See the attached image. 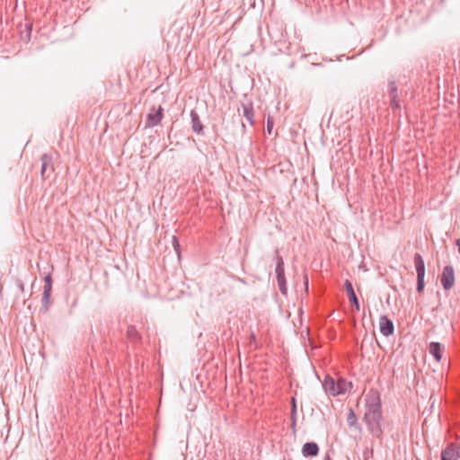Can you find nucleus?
<instances>
[{"label":"nucleus","instance_id":"f257e3e1","mask_svg":"<svg viewBox=\"0 0 460 460\" xmlns=\"http://www.w3.org/2000/svg\"><path fill=\"white\" fill-rule=\"evenodd\" d=\"M381 401L377 393H371L366 396V412L364 420L372 435L379 438L382 434L381 429Z\"/></svg>","mask_w":460,"mask_h":460},{"label":"nucleus","instance_id":"f03ea898","mask_svg":"<svg viewBox=\"0 0 460 460\" xmlns=\"http://www.w3.org/2000/svg\"><path fill=\"white\" fill-rule=\"evenodd\" d=\"M164 118V109L161 105L157 108L153 106L146 119V128H153L157 126Z\"/></svg>","mask_w":460,"mask_h":460},{"label":"nucleus","instance_id":"7ed1b4c3","mask_svg":"<svg viewBox=\"0 0 460 460\" xmlns=\"http://www.w3.org/2000/svg\"><path fill=\"white\" fill-rule=\"evenodd\" d=\"M460 444L450 443L441 452V460H459Z\"/></svg>","mask_w":460,"mask_h":460},{"label":"nucleus","instance_id":"20e7f679","mask_svg":"<svg viewBox=\"0 0 460 460\" xmlns=\"http://www.w3.org/2000/svg\"><path fill=\"white\" fill-rule=\"evenodd\" d=\"M440 280L446 290L453 288L455 284V272L452 266L447 265L444 268Z\"/></svg>","mask_w":460,"mask_h":460},{"label":"nucleus","instance_id":"39448f33","mask_svg":"<svg viewBox=\"0 0 460 460\" xmlns=\"http://www.w3.org/2000/svg\"><path fill=\"white\" fill-rule=\"evenodd\" d=\"M51 291H52V277L50 273H48L44 278V288H43V294H42V305L43 306L48 309L51 300Z\"/></svg>","mask_w":460,"mask_h":460},{"label":"nucleus","instance_id":"423d86ee","mask_svg":"<svg viewBox=\"0 0 460 460\" xmlns=\"http://www.w3.org/2000/svg\"><path fill=\"white\" fill-rule=\"evenodd\" d=\"M380 332L384 336H390L394 333V327L393 322L386 316L382 315L379 319Z\"/></svg>","mask_w":460,"mask_h":460},{"label":"nucleus","instance_id":"0eeeda50","mask_svg":"<svg viewBox=\"0 0 460 460\" xmlns=\"http://www.w3.org/2000/svg\"><path fill=\"white\" fill-rule=\"evenodd\" d=\"M344 289L347 292L349 302L354 305L355 310L359 311L360 307L358 299L354 292L352 283L349 279H346L344 282Z\"/></svg>","mask_w":460,"mask_h":460},{"label":"nucleus","instance_id":"6e6552de","mask_svg":"<svg viewBox=\"0 0 460 460\" xmlns=\"http://www.w3.org/2000/svg\"><path fill=\"white\" fill-rule=\"evenodd\" d=\"M41 162V167H40V175L43 180L47 179L49 177V174L47 175V170L49 167H50L51 172L54 171L53 165H52V156L49 154H43L40 157Z\"/></svg>","mask_w":460,"mask_h":460},{"label":"nucleus","instance_id":"1a4fd4ad","mask_svg":"<svg viewBox=\"0 0 460 460\" xmlns=\"http://www.w3.org/2000/svg\"><path fill=\"white\" fill-rule=\"evenodd\" d=\"M190 118H191V128L192 130L198 134L203 135V125L199 119V116L198 112L194 110L190 111Z\"/></svg>","mask_w":460,"mask_h":460},{"label":"nucleus","instance_id":"9d476101","mask_svg":"<svg viewBox=\"0 0 460 460\" xmlns=\"http://www.w3.org/2000/svg\"><path fill=\"white\" fill-rule=\"evenodd\" d=\"M319 453V447L314 442H307L303 446L302 454L305 457L316 456Z\"/></svg>","mask_w":460,"mask_h":460},{"label":"nucleus","instance_id":"9b49d317","mask_svg":"<svg viewBox=\"0 0 460 460\" xmlns=\"http://www.w3.org/2000/svg\"><path fill=\"white\" fill-rule=\"evenodd\" d=\"M323 388L325 390L326 393H328L329 394L332 395V396H336L338 395V390H337V383L335 382V380L331 377V376H326L324 381H323Z\"/></svg>","mask_w":460,"mask_h":460},{"label":"nucleus","instance_id":"f8f14e48","mask_svg":"<svg viewBox=\"0 0 460 460\" xmlns=\"http://www.w3.org/2000/svg\"><path fill=\"white\" fill-rule=\"evenodd\" d=\"M243 109V116L246 119V120L253 125L254 123V111L252 102L242 103Z\"/></svg>","mask_w":460,"mask_h":460},{"label":"nucleus","instance_id":"ddd939ff","mask_svg":"<svg viewBox=\"0 0 460 460\" xmlns=\"http://www.w3.org/2000/svg\"><path fill=\"white\" fill-rule=\"evenodd\" d=\"M414 265L416 268L417 278L425 277V263L420 253L414 254Z\"/></svg>","mask_w":460,"mask_h":460},{"label":"nucleus","instance_id":"4468645a","mask_svg":"<svg viewBox=\"0 0 460 460\" xmlns=\"http://www.w3.org/2000/svg\"><path fill=\"white\" fill-rule=\"evenodd\" d=\"M442 349L443 347L439 342H431L429 347V353L438 362H439L442 358Z\"/></svg>","mask_w":460,"mask_h":460},{"label":"nucleus","instance_id":"2eb2a0df","mask_svg":"<svg viewBox=\"0 0 460 460\" xmlns=\"http://www.w3.org/2000/svg\"><path fill=\"white\" fill-rule=\"evenodd\" d=\"M127 339L132 343H139L141 341V335L135 326L130 325L127 329Z\"/></svg>","mask_w":460,"mask_h":460},{"label":"nucleus","instance_id":"dca6fc26","mask_svg":"<svg viewBox=\"0 0 460 460\" xmlns=\"http://www.w3.org/2000/svg\"><path fill=\"white\" fill-rule=\"evenodd\" d=\"M278 286L282 294L287 293V283L285 279V270L284 269L276 270Z\"/></svg>","mask_w":460,"mask_h":460},{"label":"nucleus","instance_id":"f3484780","mask_svg":"<svg viewBox=\"0 0 460 460\" xmlns=\"http://www.w3.org/2000/svg\"><path fill=\"white\" fill-rule=\"evenodd\" d=\"M336 383L338 394H344L348 390V386L351 385L350 383H347V381L342 378H340Z\"/></svg>","mask_w":460,"mask_h":460},{"label":"nucleus","instance_id":"a211bd4d","mask_svg":"<svg viewBox=\"0 0 460 460\" xmlns=\"http://www.w3.org/2000/svg\"><path fill=\"white\" fill-rule=\"evenodd\" d=\"M388 93L389 97H398V88L396 83L394 81H390L388 83Z\"/></svg>","mask_w":460,"mask_h":460},{"label":"nucleus","instance_id":"6ab92c4d","mask_svg":"<svg viewBox=\"0 0 460 460\" xmlns=\"http://www.w3.org/2000/svg\"><path fill=\"white\" fill-rule=\"evenodd\" d=\"M347 424L349 427H353L357 424V416L352 409H349L347 416Z\"/></svg>","mask_w":460,"mask_h":460},{"label":"nucleus","instance_id":"aec40b11","mask_svg":"<svg viewBox=\"0 0 460 460\" xmlns=\"http://www.w3.org/2000/svg\"><path fill=\"white\" fill-rule=\"evenodd\" d=\"M172 247L178 256V259L181 260V245H180V242H179L177 236H175V235L172 236Z\"/></svg>","mask_w":460,"mask_h":460},{"label":"nucleus","instance_id":"412c9836","mask_svg":"<svg viewBox=\"0 0 460 460\" xmlns=\"http://www.w3.org/2000/svg\"><path fill=\"white\" fill-rule=\"evenodd\" d=\"M276 270L284 269V261L282 257L279 255V252H276Z\"/></svg>","mask_w":460,"mask_h":460},{"label":"nucleus","instance_id":"4be33fe9","mask_svg":"<svg viewBox=\"0 0 460 460\" xmlns=\"http://www.w3.org/2000/svg\"><path fill=\"white\" fill-rule=\"evenodd\" d=\"M425 287L424 278H417V291L422 292Z\"/></svg>","mask_w":460,"mask_h":460},{"label":"nucleus","instance_id":"5701e85b","mask_svg":"<svg viewBox=\"0 0 460 460\" xmlns=\"http://www.w3.org/2000/svg\"><path fill=\"white\" fill-rule=\"evenodd\" d=\"M391 101V107L393 109H399L400 108V101L398 97H392L390 98Z\"/></svg>","mask_w":460,"mask_h":460},{"label":"nucleus","instance_id":"b1692460","mask_svg":"<svg viewBox=\"0 0 460 460\" xmlns=\"http://www.w3.org/2000/svg\"><path fill=\"white\" fill-rule=\"evenodd\" d=\"M291 403H292L291 415H292V418L295 419V416L296 413V399L294 397L291 399Z\"/></svg>","mask_w":460,"mask_h":460},{"label":"nucleus","instance_id":"393cba45","mask_svg":"<svg viewBox=\"0 0 460 460\" xmlns=\"http://www.w3.org/2000/svg\"><path fill=\"white\" fill-rule=\"evenodd\" d=\"M272 128H273V119L269 117L267 119V131L269 134L271 133Z\"/></svg>","mask_w":460,"mask_h":460},{"label":"nucleus","instance_id":"a878e982","mask_svg":"<svg viewBox=\"0 0 460 460\" xmlns=\"http://www.w3.org/2000/svg\"><path fill=\"white\" fill-rule=\"evenodd\" d=\"M249 340H250V342H251V343H252V342H255V341H256V336H255V334H254L253 332H252V333L250 334V338H249Z\"/></svg>","mask_w":460,"mask_h":460},{"label":"nucleus","instance_id":"bb28decb","mask_svg":"<svg viewBox=\"0 0 460 460\" xmlns=\"http://www.w3.org/2000/svg\"><path fill=\"white\" fill-rule=\"evenodd\" d=\"M456 245H457V248H458V252L460 253V238L457 239Z\"/></svg>","mask_w":460,"mask_h":460},{"label":"nucleus","instance_id":"cd10ccee","mask_svg":"<svg viewBox=\"0 0 460 460\" xmlns=\"http://www.w3.org/2000/svg\"><path fill=\"white\" fill-rule=\"evenodd\" d=\"M324 460H332V459L331 458V456L329 455H326V456L324 457Z\"/></svg>","mask_w":460,"mask_h":460}]
</instances>
